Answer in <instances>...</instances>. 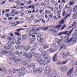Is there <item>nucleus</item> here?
<instances>
[{"label":"nucleus","instance_id":"6e6552de","mask_svg":"<svg viewBox=\"0 0 77 77\" xmlns=\"http://www.w3.org/2000/svg\"><path fill=\"white\" fill-rule=\"evenodd\" d=\"M66 39L67 40V43H69V42H71V41L72 40V38H71L69 40V38L67 37H66Z\"/></svg>","mask_w":77,"mask_h":77},{"label":"nucleus","instance_id":"3c124183","mask_svg":"<svg viewBox=\"0 0 77 77\" xmlns=\"http://www.w3.org/2000/svg\"><path fill=\"white\" fill-rule=\"evenodd\" d=\"M54 49H51L49 50V51H50V52H51V53H53L54 51Z\"/></svg>","mask_w":77,"mask_h":77},{"label":"nucleus","instance_id":"f704fd0d","mask_svg":"<svg viewBox=\"0 0 77 77\" xmlns=\"http://www.w3.org/2000/svg\"><path fill=\"white\" fill-rule=\"evenodd\" d=\"M20 72H21V71H24V69H25V68H24V67H21L20 68Z\"/></svg>","mask_w":77,"mask_h":77},{"label":"nucleus","instance_id":"680f3d73","mask_svg":"<svg viewBox=\"0 0 77 77\" xmlns=\"http://www.w3.org/2000/svg\"><path fill=\"white\" fill-rule=\"evenodd\" d=\"M21 44V42L20 41L17 42V43H16V45H20Z\"/></svg>","mask_w":77,"mask_h":77},{"label":"nucleus","instance_id":"49530a36","mask_svg":"<svg viewBox=\"0 0 77 77\" xmlns=\"http://www.w3.org/2000/svg\"><path fill=\"white\" fill-rule=\"evenodd\" d=\"M41 6H46V4L43 3H42L41 4Z\"/></svg>","mask_w":77,"mask_h":77},{"label":"nucleus","instance_id":"7c9ffc66","mask_svg":"<svg viewBox=\"0 0 77 77\" xmlns=\"http://www.w3.org/2000/svg\"><path fill=\"white\" fill-rule=\"evenodd\" d=\"M51 2H52V3H53V4H54V5H56H56H58V3L56 1H52Z\"/></svg>","mask_w":77,"mask_h":77},{"label":"nucleus","instance_id":"cd10ccee","mask_svg":"<svg viewBox=\"0 0 77 77\" xmlns=\"http://www.w3.org/2000/svg\"><path fill=\"white\" fill-rule=\"evenodd\" d=\"M15 3L16 4V5L17 6L20 5V2L19 1H17L15 2Z\"/></svg>","mask_w":77,"mask_h":77},{"label":"nucleus","instance_id":"4d7b16f0","mask_svg":"<svg viewBox=\"0 0 77 77\" xmlns=\"http://www.w3.org/2000/svg\"><path fill=\"white\" fill-rule=\"evenodd\" d=\"M48 48V46L47 45H45L44 46V48L45 49H46V48Z\"/></svg>","mask_w":77,"mask_h":77},{"label":"nucleus","instance_id":"7ed1b4c3","mask_svg":"<svg viewBox=\"0 0 77 77\" xmlns=\"http://www.w3.org/2000/svg\"><path fill=\"white\" fill-rule=\"evenodd\" d=\"M36 35L37 37H38L37 38V41L38 42H42L43 41V38L42 37H40L41 35V34L40 33H37L36 34Z\"/></svg>","mask_w":77,"mask_h":77},{"label":"nucleus","instance_id":"79ce46f5","mask_svg":"<svg viewBox=\"0 0 77 77\" xmlns=\"http://www.w3.org/2000/svg\"><path fill=\"white\" fill-rule=\"evenodd\" d=\"M23 56L24 57H28V54H27V53H24L23 54Z\"/></svg>","mask_w":77,"mask_h":77},{"label":"nucleus","instance_id":"c03bdc74","mask_svg":"<svg viewBox=\"0 0 77 77\" xmlns=\"http://www.w3.org/2000/svg\"><path fill=\"white\" fill-rule=\"evenodd\" d=\"M43 62L42 61H41L40 62H38V65L40 66L42 65L43 64Z\"/></svg>","mask_w":77,"mask_h":77},{"label":"nucleus","instance_id":"603ef678","mask_svg":"<svg viewBox=\"0 0 77 77\" xmlns=\"http://www.w3.org/2000/svg\"><path fill=\"white\" fill-rule=\"evenodd\" d=\"M65 28H66V25H64L61 28V30H63V29H64Z\"/></svg>","mask_w":77,"mask_h":77},{"label":"nucleus","instance_id":"c9c22d12","mask_svg":"<svg viewBox=\"0 0 77 77\" xmlns=\"http://www.w3.org/2000/svg\"><path fill=\"white\" fill-rule=\"evenodd\" d=\"M67 62H68V61H63L61 63L62 65H65V64H66V63Z\"/></svg>","mask_w":77,"mask_h":77},{"label":"nucleus","instance_id":"39448f33","mask_svg":"<svg viewBox=\"0 0 77 77\" xmlns=\"http://www.w3.org/2000/svg\"><path fill=\"white\" fill-rule=\"evenodd\" d=\"M36 72L40 73L42 72V69L41 68L38 69L37 68H35L33 69V72L35 73Z\"/></svg>","mask_w":77,"mask_h":77},{"label":"nucleus","instance_id":"6ab92c4d","mask_svg":"<svg viewBox=\"0 0 77 77\" xmlns=\"http://www.w3.org/2000/svg\"><path fill=\"white\" fill-rule=\"evenodd\" d=\"M22 52H19L18 51H16L15 53V54H18V55L19 56H21V54H22Z\"/></svg>","mask_w":77,"mask_h":77},{"label":"nucleus","instance_id":"aec40b11","mask_svg":"<svg viewBox=\"0 0 77 77\" xmlns=\"http://www.w3.org/2000/svg\"><path fill=\"white\" fill-rule=\"evenodd\" d=\"M9 24L11 25V26H16L17 24H15V23H13L12 22H10L9 23Z\"/></svg>","mask_w":77,"mask_h":77},{"label":"nucleus","instance_id":"58836bf2","mask_svg":"<svg viewBox=\"0 0 77 77\" xmlns=\"http://www.w3.org/2000/svg\"><path fill=\"white\" fill-rule=\"evenodd\" d=\"M42 62H43V63L44 64V65H47V64L48 63H47L46 62V61L45 60L44 61L42 60Z\"/></svg>","mask_w":77,"mask_h":77},{"label":"nucleus","instance_id":"0eeeda50","mask_svg":"<svg viewBox=\"0 0 77 77\" xmlns=\"http://www.w3.org/2000/svg\"><path fill=\"white\" fill-rule=\"evenodd\" d=\"M30 66H32V67H33L34 68L35 67V64L34 63H32L31 64L30 63H28L27 64L25 65V66L26 68H29Z\"/></svg>","mask_w":77,"mask_h":77},{"label":"nucleus","instance_id":"72a5a7b5","mask_svg":"<svg viewBox=\"0 0 77 77\" xmlns=\"http://www.w3.org/2000/svg\"><path fill=\"white\" fill-rule=\"evenodd\" d=\"M15 48H16V49H20V45H18L17 46V45H15Z\"/></svg>","mask_w":77,"mask_h":77},{"label":"nucleus","instance_id":"5fc2aeb1","mask_svg":"<svg viewBox=\"0 0 77 77\" xmlns=\"http://www.w3.org/2000/svg\"><path fill=\"white\" fill-rule=\"evenodd\" d=\"M49 31L51 32H53V33L56 32V31L54 30V29H50Z\"/></svg>","mask_w":77,"mask_h":77},{"label":"nucleus","instance_id":"ddd939ff","mask_svg":"<svg viewBox=\"0 0 77 77\" xmlns=\"http://www.w3.org/2000/svg\"><path fill=\"white\" fill-rule=\"evenodd\" d=\"M9 53V51L2 50L1 51V53L2 54H6V53Z\"/></svg>","mask_w":77,"mask_h":77},{"label":"nucleus","instance_id":"1a4fd4ad","mask_svg":"<svg viewBox=\"0 0 77 77\" xmlns=\"http://www.w3.org/2000/svg\"><path fill=\"white\" fill-rule=\"evenodd\" d=\"M31 47L30 45H29L25 47L24 50L26 51H27V50H29L30 48Z\"/></svg>","mask_w":77,"mask_h":77},{"label":"nucleus","instance_id":"20e7f679","mask_svg":"<svg viewBox=\"0 0 77 77\" xmlns=\"http://www.w3.org/2000/svg\"><path fill=\"white\" fill-rule=\"evenodd\" d=\"M59 70L61 72H66L68 70V68L66 66L60 67Z\"/></svg>","mask_w":77,"mask_h":77},{"label":"nucleus","instance_id":"393cba45","mask_svg":"<svg viewBox=\"0 0 77 77\" xmlns=\"http://www.w3.org/2000/svg\"><path fill=\"white\" fill-rule=\"evenodd\" d=\"M9 59H10V60H14V59H16V58H17V57H16V56H15V57H9Z\"/></svg>","mask_w":77,"mask_h":77},{"label":"nucleus","instance_id":"2f4dec72","mask_svg":"<svg viewBox=\"0 0 77 77\" xmlns=\"http://www.w3.org/2000/svg\"><path fill=\"white\" fill-rule=\"evenodd\" d=\"M70 7V5H69V4H68L65 6V9H68V8H69Z\"/></svg>","mask_w":77,"mask_h":77},{"label":"nucleus","instance_id":"e2e57ef3","mask_svg":"<svg viewBox=\"0 0 77 77\" xmlns=\"http://www.w3.org/2000/svg\"><path fill=\"white\" fill-rule=\"evenodd\" d=\"M12 72H13V73H14L16 72V71L15 69H13L12 70Z\"/></svg>","mask_w":77,"mask_h":77},{"label":"nucleus","instance_id":"69168bd1","mask_svg":"<svg viewBox=\"0 0 77 77\" xmlns=\"http://www.w3.org/2000/svg\"><path fill=\"white\" fill-rule=\"evenodd\" d=\"M17 41H20L21 39V38L20 37H18L17 38Z\"/></svg>","mask_w":77,"mask_h":77},{"label":"nucleus","instance_id":"4c0bfd02","mask_svg":"<svg viewBox=\"0 0 77 77\" xmlns=\"http://www.w3.org/2000/svg\"><path fill=\"white\" fill-rule=\"evenodd\" d=\"M35 18V16H34V15L30 17V18L29 19V20L30 21L32 20H33V18Z\"/></svg>","mask_w":77,"mask_h":77},{"label":"nucleus","instance_id":"b1692460","mask_svg":"<svg viewBox=\"0 0 77 77\" xmlns=\"http://www.w3.org/2000/svg\"><path fill=\"white\" fill-rule=\"evenodd\" d=\"M16 70L17 71V72L19 73V74H23V75H24V72H20V70L19 69H17Z\"/></svg>","mask_w":77,"mask_h":77},{"label":"nucleus","instance_id":"f3484780","mask_svg":"<svg viewBox=\"0 0 77 77\" xmlns=\"http://www.w3.org/2000/svg\"><path fill=\"white\" fill-rule=\"evenodd\" d=\"M51 77H59L58 75L56 73H53L52 75H50Z\"/></svg>","mask_w":77,"mask_h":77},{"label":"nucleus","instance_id":"412c9836","mask_svg":"<svg viewBox=\"0 0 77 77\" xmlns=\"http://www.w3.org/2000/svg\"><path fill=\"white\" fill-rule=\"evenodd\" d=\"M11 16L14 17L15 15V11L14 9H12L11 10Z\"/></svg>","mask_w":77,"mask_h":77},{"label":"nucleus","instance_id":"423d86ee","mask_svg":"<svg viewBox=\"0 0 77 77\" xmlns=\"http://www.w3.org/2000/svg\"><path fill=\"white\" fill-rule=\"evenodd\" d=\"M41 56H44V59H47L49 56L47 54L46 51H44L43 53H42Z\"/></svg>","mask_w":77,"mask_h":77},{"label":"nucleus","instance_id":"f257e3e1","mask_svg":"<svg viewBox=\"0 0 77 77\" xmlns=\"http://www.w3.org/2000/svg\"><path fill=\"white\" fill-rule=\"evenodd\" d=\"M73 30V29H72L70 31H66L64 32H60L58 34V36H60V35H66L67 34V35L68 36H70L71 35V33L72 32Z\"/></svg>","mask_w":77,"mask_h":77},{"label":"nucleus","instance_id":"4468645a","mask_svg":"<svg viewBox=\"0 0 77 77\" xmlns=\"http://www.w3.org/2000/svg\"><path fill=\"white\" fill-rule=\"evenodd\" d=\"M27 9H30V8H32V9H33V10H35V6L34 5H30L29 6V7H28L26 8Z\"/></svg>","mask_w":77,"mask_h":77},{"label":"nucleus","instance_id":"f8f14e48","mask_svg":"<svg viewBox=\"0 0 77 77\" xmlns=\"http://www.w3.org/2000/svg\"><path fill=\"white\" fill-rule=\"evenodd\" d=\"M57 54H55L53 57V60L54 62H55L56 60H57Z\"/></svg>","mask_w":77,"mask_h":77},{"label":"nucleus","instance_id":"a211bd4d","mask_svg":"<svg viewBox=\"0 0 77 77\" xmlns=\"http://www.w3.org/2000/svg\"><path fill=\"white\" fill-rule=\"evenodd\" d=\"M2 71L4 73H6V72L8 71V69L6 68L3 67L2 68Z\"/></svg>","mask_w":77,"mask_h":77},{"label":"nucleus","instance_id":"bf43d9fd","mask_svg":"<svg viewBox=\"0 0 77 77\" xmlns=\"http://www.w3.org/2000/svg\"><path fill=\"white\" fill-rule=\"evenodd\" d=\"M66 55L67 56H70L71 55V53H67L66 54Z\"/></svg>","mask_w":77,"mask_h":77},{"label":"nucleus","instance_id":"ea45409f","mask_svg":"<svg viewBox=\"0 0 77 77\" xmlns=\"http://www.w3.org/2000/svg\"><path fill=\"white\" fill-rule=\"evenodd\" d=\"M71 13L69 14H67L66 17H65V19H66V18H67L68 17H69V16L71 15Z\"/></svg>","mask_w":77,"mask_h":77},{"label":"nucleus","instance_id":"bb28decb","mask_svg":"<svg viewBox=\"0 0 77 77\" xmlns=\"http://www.w3.org/2000/svg\"><path fill=\"white\" fill-rule=\"evenodd\" d=\"M44 58L45 60L46 61V62L48 63L49 62H50V58Z\"/></svg>","mask_w":77,"mask_h":77},{"label":"nucleus","instance_id":"a878e982","mask_svg":"<svg viewBox=\"0 0 77 77\" xmlns=\"http://www.w3.org/2000/svg\"><path fill=\"white\" fill-rule=\"evenodd\" d=\"M62 48H64V49H65L66 48V47H65V46L64 45H62L61 46V47L59 49V51H60Z\"/></svg>","mask_w":77,"mask_h":77},{"label":"nucleus","instance_id":"a19ab883","mask_svg":"<svg viewBox=\"0 0 77 77\" xmlns=\"http://www.w3.org/2000/svg\"><path fill=\"white\" fill-rule=\"evenodd\" d=\"M24 30V29L23 28H21V29H16V31L17 32H20V30Z\"/></svg>","mask_w":77,"mask_h":77},{"label":"nucleus","instance_id":"a18cd8bd","mask_svg":"<svg viewBox=\"0 0 77 77\" xmlns=\"http://www.w3.org/2000/svg\"><path fill=\"white\" fill-rule=\"evenodd\" d=\"M48 1H49V0H45V3H46L47 5H48Z\"/></svg>","mask_w":77,"mask_h":77},{"label":"nucleus","instance_id":"473e14b6","mask_svg":"<svg viewBox=\"0 0 77 77\" xmlns=\"http://www.w3.org/2000/svg\"><path fill=\"white\" fill-rule=\"evenodd\" d=\"M66 12L65 11H64L63 13H62V16L63 17H64L66 15Z\"/></svg>","mask_w":77,"mask_h":77},{"label":"nucleus","instance_id":"8fccbe9b","mask_svg":"<svg viewBox=\"0 0 77 77\" xmlns=\"http://www.w3.org/2000/svg\"><path fill=\"white\" fill-rule=\"evenodd\" d=\"M12 43L13 44H15L16 43V40H13L12 41Z\"/></svg>","mask_w":77,"mask_h":77},{"label":"nucleus","instance_id":"13d9d810","mask_svg":"<svg viewBox=\"0 0 77 77\" xmlns=\"http://www.w3.org/2000/svg\"><path fill=\"white\" fill-rule=\"evenodd\" d=\"M75 24V22H74V23H73V24L72 25V26H71V27L70 26L69 27V28H71L72 27H74V26Z\"/></svg>","mask_w":77,"mask_h":77},{"label":"nucleus","instance_id":"e433bc0d","mask_svg":"<svg viewBox=\"0 0 77 77\" xmlns=\"http://www.w3.org/2000/svg\"><path fill=\"white\" fill-rule=\"evenodd\" d=\"M61 26H62V25L60 24L59 25L57 26L56 27H55V28H60V27H61Z\"/></svg>","mask_w":77,"mask_h":77},{"label":"nucleus","instance_id":"dca6fc26","mask_svg":"<svg viewBox=\"0 0 77 77\" xmlns=\"http://www.w3.org/2000/svg\"><path fill=\"white\" fill-rule=\"evenodd\" d=\"M77 13H74L72 16V18L73 20H74V19H75L76 18V17H77Z\"/></svg>","mask_w":77,"mask_h":77},{"label":"nucleus","instance_id":"052dcab7","mask_svg":"<svg viewBox=\"0 0 77 77\" xmlns=\"http://www.w3.org/2000/svg\"><path fill=\"white\" fill-rule=\"evenodd\" d=\"M8 72L9 73V74H12V71H11V70L10 69L8 70Z\"/></svg>","mask_w":77,"mask_h":77},{"label":"nucleus","instance_id":"4be33fe9","mask_svg":"<svg viewBox=\"0 0 77 77\" xmlns=\"http://www.w3.org/2000/svg\"><path fill=\"white\" fill-rule=\"evenodd\" d=\"M29 40L30 42H35V39L34 38H31L29 39Z\"/></svg>","mask_w":77,"mask_h":77},{"label":"nucleus","instance_id":"f03ea898","mask_svg":"<svg viewBox=\"0 0 77 77\" xmlns=\"http://www.w3.org/2000/svg\"><path fill=\"white\" fill-rule=\"evenodd\" d=\"M51 69V68L49 66H48L46 67L45 70V74H48L49 73V75H51V73L52 72H50V71Z\"/></svg>","mask_w":77,"mask_h":77},{"label":"nucleus","instance_id":"c85d7f7f","mask_svg":"<svg viewBox=\"0 0 77 77\" xmlns=\"http://www.w3.org/2000/svg\"><path fill=\"white\" fill-rule=\"evenodd\" d=\"M77 10V6H76L75 7H74L73 10V12H75V11H76Z\"/></svg>","mask_w":77,"mask_h":77},{"label":"nucleus","instance_id":"0e129e2a","mask_svg":"<svg viewBox=\"0 0 77 77\" xmlns=\"http://www.w3.org/2000/svg\"><path fill=\"white\" fill-rule=\"evenodd\" d=\"M57 65H60V61H58L57 62Z\"/></svg>","mask_w":77,"mask_h":77},{"label":"nucleus","instance_id":"774afa93","mask_svg":"<svg viewBox=\"0 0 77 77\" xmlns=\"http://www.w3.org/2000/svg\"><path fill=\"white\" fill-rule=\"evenodd\" d=\"M53 18L54 19V20H57L58 18L56 16H54L53 17Z\"/></svg>","mask_w":77,"mask_h":77},{"label":"nucleus","instance_id":"9d476101","mask_svg":"<svg viewBox=\"0 0 77 77\" xmlns=\"http://www.w3.org/2000/svg\"><path fill=\"white\" fill-rule=\"evenodd\" d=\"M42 59L41 57H38L36 59V61H37V62L38 63L42 62Z\"/></svg>","mask_w":77,"mask_h":77},{"label":"nucleus","instance_id":"c756f323","mask_svg":"<svg viewBox=\"0 0 77 77\" xmlns=\"http://www.w3.org/2000/svg\"><path fill=\"white\" fill-rule=\"evenodd\" d=\"M22 38L24 39H27V36L26 35H22Z\"/></svg>","mask_w":77,"mask_h":77},{"label":"nucleus","instance_id":"9b49d317","mask_svg":"<svg viewBox=\"0 0 77 77\" xmlns=\"http://www.w3.org/2000/svg\"><path fill=\"white\" fill-rule=\"evenodd\" d=\"M73 72V69H70V70H69L68 72H67V75L68 76H69V75H70V74H71Z\"/></svg>","mask_w":77,"mask_h":77},{"label":"nucleus","instance_id":"6e6d98bb","mask_svg":"<svg viewBox=\"0 0 77 77\" xmlns=\"http://www.w3.org/2000/svg\"><path fill=\"white\" fill-rule=\"evenodd\" d=\"M15 35H17V36H20V33L18 32H15Z\"/></svg>","mask_w":77,"mask_h":77},{"label":"nucleus","instance_id":"864d4df0","mask_svg":"<svg viewBox=\"0 0 77 77\" xmlns=\"http://www.w3.org/2000/svg\"><path fill=\"white\" fill-rule=\"evenodd\" d=\"M63 23H64V20H62L60 21V24H63Z\"/></svg>","mask_w":77,"mask_h":77},{"label":"nucleus","instance_id":"37998d69","mask_svg":"<svg viewBox=\"0 0 77 77\" xmlns=\"http://www.w3.org/2000/svg\"><path fill=\"white\" fill-rule=\"evenodd\" d=\"M33 30H34L33 29H32V31H31V32L29 34V36H32V34H31V32H33Z\"/></svg>","mask_w":77,"mask_h":77},{"label":"nucleus","instance_id":"09e8293b","mask_svg":"<svg viewBox=\"0 0 77 77\" xmlns=\"http://www.w3.org/2000/svg\"><path fill=\"white\" fill-rule=\"evenodd\" d=\"M7 39L8 40V41H11V40H12V38H11V37H7Z\"/></svg>","mask_w":77,"mask_h":77},{"label":"nucleus","instance_id":"2eb2a0df","mask_svg":"<svg viewBox=\"0 0 77 77\" xmlns=\"http://www.w3.org/2000/svg\"><path fill=\"white\" fill-rule=\"evenodd\" d=\"M32 57V54H29L28 55V58H27L26 59V60L27 61H29V58H31Z\"/></svg>","mask_w":77,"mask_h":77},{"label":"nucleus","instance_id":"de8ad7c7","mask_svg":"<svg viewBox=\"0 0 77 77\" xmlns=\"http://www.w3.org/2000/svg\"><path fill=\"white\" fill-rule=\"evenodd\" d=\"M7 44L9 47H10V46L12 45V43L11 42H8Z\"/></svg>","mask_w":77,"mask_h":77},{"label":"nucleus","instance_id":"5701e85b","mask_svg":"<svg viewBox=\"0 0 77 77\" xmlns=\"http://www.w3.org/2000/svg\"><path fill=\"white\" fill-rule=\"evenodd\" d=\"M51 12L49 10H47L45 11V14H50Z\"/></svg>","mask_w":77,"mask_h":77},{"label":"nucleus","instance_id":"338daca9","mask_svg":"<svg viewBox=\"0 0 77 77\" xmlns=\"http://www.w3.org/2000/svg\"><path fill=\"white\" fill-rule=\"evenodd\" d=\"M10 36H12V37H14V35H13V33H9Z\"/></svg>","mask_w":77,"mask_h":77}]
</instances>
